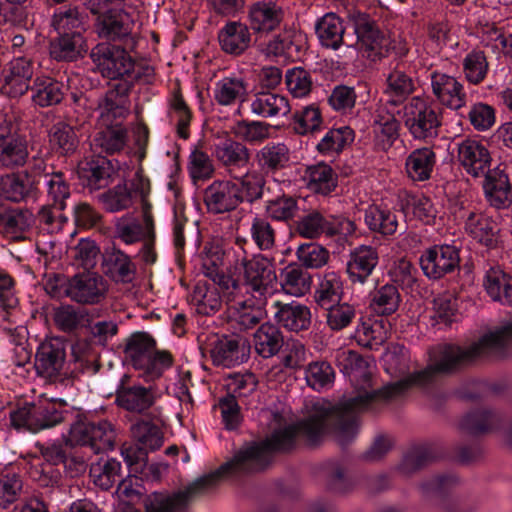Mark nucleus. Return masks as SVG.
<instances>
[{"mask_svg":"<svg viewBox=\"0 0 512 512\" xmlns=\"http://www.w3.org/2000/svg\"><path fill=\"white\" fill-rule=\"evenodd\" d=\"M418 372L389 383L373 393H361L338 404L325 400L314 403L303 420L275 430L265 440L243 446L231 461L195 480L186 492L176 495L173 507L183 508L192 498H198L213 489L224 477L263 471L271 463L274 453L290 452L296 447L299 437H303L307 443L313 445L318 443L324 435L332 434L339 445L342 447L348 445L358 433L357 414L367 409L375 399L389 400L402 395L413 386L430 384L412 381V376Z\"/></svg>","mask_w":512,"mask_h":512,"instance_id":"nucleus-1","label":"nucleus"},{"mask_svg":"<svg viewBox=\"0 0 512 512\" xmlns=\"http://www.w3.org/2000/svg\"><path fill=\"white\" fill-rule=\"evenodd\" d=\"M511 344L512 319L469 346L462 347L455 344L438 346L436 351L430 354L429 364L413 375L411 380L434 383L444 376L459 372L480 357L502 355L504 349Z\"/></svg>","mask_w":512,"mask_h":512,"instance_id":"nucleus-2","label":"nucleus"},{"mask_svg":"<svg viewBox=\"0 0 512 512\" xmlns=\"http://www.w3.org/2000/svg\"><path fill=\"white\" fill-rule=\"evenodd\" d=\"M99 72L112 80L103 100L99 102L102 119L125 118L129 111V93L134 81L141 77L135 71V62L128 52L116 45L101 43L90 54Z\"/></svg>","mask_w":512,"mask_h":512,"instance_id":"nucleus-3","label":"nucleus"},{"mask_svg":"<svg viewBox=\"0 0 512 512\" xmlns=\"http://www.w3.org/2000/svg\"><path fill=\"white\" fill-rule=\"evenodd\" d=\"M245 239H237L240 252L236 254V265L242 269V285L246 293L259 305H266L268 297L276 290L277 275L271 259L258 254L248 258L244 249Z\"/></svg>","mask_w":512,"mask_h":512,"instance_id":"nucleus-4","label":"nucleus"},{"mask_svg":"<svg viewBox=\"0 0 512 512\" xmlns=\"http://www.w3.org/2000/svg\"><path fill=\"white\" fill-rule=\"evenodd\" d=\"M124 353L126 360L146 381L158 379L173 363L171 353L156 350V341L146 332L132 334L126 341Z\"/></svg>","mask_w":512,"mask_h":512,"instance_id":"nucleus-5","label":"nucleus"},{"mask_svg":"<svg viewBox=\"0 0 512 512\" xmlns=\"http://www.w3.org/2000/svg\"><path fill=\"white\" fill-rule=\"evenodd\" d=\"M46 290L52 297H67L79 304L93 305L105 298L108 286L101 275L87 271L70 278L57 276L54 283L46 284Z\"/></svg>","mask_w":512,"mask_h":512,"instance_id":"nucleus-6","label":"nucleus"},{"mask_svg":"<svg viewBox=\"0 0 512 512\" xmlns=\"http://www.w3.org/2000/svg\"><path fill=\"white\" fill-rule=\"evenodd\" d=\"M402 119L411 136L418 140L437 137L441 126L439 113L419 96L404 105Z\"/></svg>","mask_w":512,"mask_h":512,"instance_id":"nucleus-7","label":"nucleus"},{"mask_svg":"<svg viewBox=\"0 0 512 512\" xmlns=\"http://www.w3.org/2000/svg\"><path fill=\"white\" fill-rule=\"evenodd\" d=\"M115 440L116 433L110 422L78 421L71 426L66 444L88 446L94 454H98L112 450Z\"/></svg>","mask_w":512,"mask_h":512,"instance_id":"nucleus-8","label":"nucleus"},{"mask_svg":"<svg viewBox=\"0 0 512 512\" xmlns=\"http://www.w3.org/2000/svg\"><path fill=\"white\" fill-rule=\"evenodd\" d=\"M64 420L63 411L57 404L43 401L27 404L11 413V423L16 428H25L31 432L53 427Z\"/></svg>","mask_w":512,"mask_h":512,"instance_id":"nucleus-9","label":"nucleus"},{"mask_svg":"<svg viewBox=\"0 0 512 512\" xmlns=\"http://www.w3.org/2000/svg\"><path fill=\"white\" fill-rule=\"evenodd\" d=\"M350 21L354 29L351 36L355 42L353 47L366 53L367 58L372 60L381 57L386 39L377 22L365 13L351 15Z\"/></svg>","mask_w":512,"mask_h":512,"instance_id":"nucleus-10","label":"nucleus"},{"mask_svg":"<svg viewBox=\"0 0 512 512\" xmlns=\"http://www.w3.org/2000/svg\"><path fill=\"white\" fill-rule=\"evenodd\" d=\"M419 262L425 276L439 280L459 268V251L452 245H434L422 253Z\"/></svg>","mask_w":512,"mask_h":512,"instance_id":"nucleus-11","label":"nucleus"},{"mask_svg":"<svg viewBox=\"0 0 512 512\" xmlns=\"http://www.w3.org/2000/svg\"><path fill=\"white\" fill-rule=\"evenodd\" d=\"M29 156L25 137L18 135L14 125L5 119L0 122V165L8 169L23 166Z\"/></svg>","mask_w":512,"mask_h":512,"instance_id":"nucleus-12","label":"nucleus"},{"mask_svg":"<svg viewBox=\"0 0 512 512\" xmlns=\"http://www.w3.org/2000/svg\"><path fill=\"white\" fill-rule=\"evenodd\" d=\"M66 360V345L60 338L42 342L36 352L35 369L38 375L54 380L60 376Z\"/></svg>","mask_w":512,"mask_h":512,"instance_id":"nucleus-13","label":"nucleus"},{"mask_svg":"<svg viewBox=\"0 0 512 512\" xmlns=\"http://www.w3.org/2000/svg\"><path fill=\"white\" fill-rule=\"evenodd\" d=\"M249 347L238 336L216 337L210 343L209 353L217 366L231 368L244 363L248 358Z\"/></svg>","mask_w":512,"mask_h":512,"instance_id":"nucleus-14","label":"nucleus"},{"mask_svg":"<svg viewBox=\"0 0 512 512\" xmlns=\"http://www.w3.org/2000/svg\"><path fill=\"white\" fill-rule=\"evenodd\" d=\"M204 204L208 212L222 214L235 210L241 198L231 180H215L204 190Z\"/></svg>","mask_w":512,"mask_h":512,"instance_id":"nucleus-15","label":"nucleus"},{"mask_svg":"<svg viewBox=\"0 0 512 512\" xmlns=\"http://www.w3.org/2000/svg\"><path fill=\"white\" fill-rule=\"evenodd\" d=\"M2 75V92L12 98L20 97L31 90L33 64L25 57L14 58L3 70Z\"/></svg>","mask_w":512,"mask_h":512,"instance_id":"nucleus-16","label":"nucleus"},{"mask_svg":"<svg viewBox=\"0 0 512 512\" xmlns=\"http://www.w3.org/2000/svg\"><path fill=\"white\" fill-rule=\"evenodd\" d=\"M128 379V375L123 376L116 390V403L126 411L142 414L155 404V390L151 386L126 385Z\"/></svg>","mask_w":512,"mask_h":512,"instance_id":"nucleus-17","label":"nucleus"},{"mask_svg":"<svg viewBox=\"0 0 512 512\" xmlns=\"http://www.w3.org/2000/svg\"><path fill=\"white\" fill-rule=\"evenodd\" d=\"M457 159L465 172L472 177H482L491 165V155L480 141L465 139L458 144Z\"/></svg>","mask_w":512,"mask_h":512,"instance_id":"nucleus-18","label":"nucleus"},{"mask_svg":"<svg viewBox=\"0 0 512 512\" xmlns=\"http://www.w3.org/2000/svg\"><path fill=\"white\" fill-rule=\"evenodd\" d=\"M142 222L136 218H121L115 224L116 237L125 244L143 242L155 232L152 205L146 204L141 210Z\"/></svg>","mask_w":512,"mask_h":512,"instance_id":"nucleus-19","label":"nucleus"},{"mask_svg":"<svg viewBox=\"0 0 512 512\" xmlns=\"http://www.w3.org/2000/svg\"><path fill=\"white\" fill-rule=\"evenodd\" d=\"M214 155L228 176L247 170L251 153L245 144L228 138L215 145Z\"/></svg>","mask_w":512,"mask_h":512,"instance_id":"nucleus-20","label":"nucleus"},{"mask_svg":"<svg viewBox=\"0 0 512 512\" xmlns=\"http://www.w3.org/2000/svg\"><path fill=\"white\" fill-rule=\"evenodd\" d=\"M483 190L492 207L504 209L512 204V187L508 174L500 166L488 169L483 175Z\"/></svg>","mask_w":512,"mask_h":512,"instance_id":"nucleus-21","label":"nucleus"},{"mask_svg":"<svg viewBox=\"0 0 512 512\" xmlns=\"http://www.w3.org/2000/svg\"><path fill=\"white\" fill-rule=\"evenodd\" d=\"M430 80L432 93L442 105L454 110L465 105L466 94L463 85L455 77L434 71Z\"/></svg>","mask_w":512,"mask_h":512,"instance_id":"nucleus-22","label":"nucleus"},{"mask_svg":"<svg viewBox=\"0 0 512 512\" xmlns=\"http://www.w3.org/2000/svg\"><path fill=\"white\" fill-rule=\"evenodd\" d=\"M115 173L112 161L103 156H95L81 163L78 175L83 185L90 190H99L107 187Z\"/></svg>","mask_w":512,"mask_h":512,"instance_id":"nucleus-23","label":"nucleus"},{"mask_svg":"<svg viewBox=\"0 0 512 512\" xmlns=\"http://www.w3.org/2000/svg\"><path fill=\"white\" fill-rule=\"evenodd\" d=\"M99 119L106 127L97 132L93 139L92 146L95 151L108 155L120 153L128 141L127 129L118 122L121 118H113L105 122L100 115Z\"/></svg>","mask_w":512,"mask_h":512,"instance_id":"nucleus-24","label":"nucleus"},{"mask_svg":"<svg viewBox=\"0 0 512 512\" xmlns=\"http://www.w3.org/2000/svg\"><path fill=\"white\" fill-rule=\"evenodd\" d=\"M315 30L320 43L326 48L337 50L341 45L354 46L353 37L345 34L344 22L335 13H327L321 17Z\"/></svg>","mask_w":512,"mask_h":512,"instance_id":"nucleus-25","label":"nucleus"},{"mask_svg":"<svg viewBox=\"0 0 512 512\" xmlns=\"http://www.w3.org/2000/svg\"><path fill=\"white\" fill-rule=\"evenodd\" d=\"M69 367L74 377L84 373L94 375L99 371L100 354L95 350L92 340L78 339L72 345Z\"/></svg>","mask_w":512,"mask_h":512,"instance_id":"nucleus-26","label":"nucleus"},{"mask_svg":"<svg viewBox=\"0 0 512 512\" xmlns=\"http://www.w3.org/2000/svg\"><path fill=\"white\" fill-rule=\"evenodd\" d=\"M132 28L133 20L127 12L122 10H110L98 18V35L107 40H128Z\"/></svg>","mask_w":512,"mask_h":512,"instance_id":"nucleus-27","label":"nucleus"},{"mask_svg":"<svg viewBox=\"0 0 512 512\" xmlns=\"http://www.w3.org/2000/svg\"><path fill=\"white\" fill-rule=\"evenodd\" d=\"M377 249L361 245L350 252L347 273L353 283L363 284L378 264Z\"/></svg>","mask_w":512,"mask_h":512,"instance_id":"nucleus-28","label":"nucleus"},{"mask_svg":"<svg viewBox=\"0 0 512 512\" xmlns=\"http://www.w3.org/2000/svg\"><path fill=\"white\" fill-rule=\"evenodd\" d=\"M502 423V417L488 408H478L468 412L459 421V429L472 436H480L497 430Z\"/></svg>","mask_w":512,"mask_h":512,"instance_id":"nucleus-29","label":"nucleus"},{"mask_svg":"<svg viewBox=\"0 0 512 512\" xmlns=\"http://www.w3.org/2000/svg\"><path fill=\"white\" fill-rule=\"evenodd\" d=\"M218 41L225 53L239 56L249 48L251 33L246 24L239 21H229L220 29Z\"/></svg>","mask_w":512,"mask_h":512,"instance_id":"nucleus-30","label":"nucleus"},{"mask_svg":"<svg viewBox=\"0 0 512 512\" xmlns=\"http://www.w3.org/2000/svg\"><path fill=\"white\" fill-rule=\"evenodd\" d=\"M275 319L278 324L289 331L299 332L307 330L311 324L310 309L295 302L283 304L276 302Z\"/></svg>","mask_w":512,"mask_h":512,"instance_id":"nucleus-31","label":"nucleus"},{"mask_svg":"<svg viewBox=\"0 0 512 512\" xmlns=\"http://www.w3.org/2000/svg\"><path fill=\"white\" fill-rule=\"evenodd\" d=\"M31 100L41 108L58 105L65 96V85L50 77H37L31 85Z\"/></svg>","mask_w":512,"mask_h":512,"instance_id":"nucleus-32","label":"nucleus"},{"mask_svg":"<svg viewBox=\"0 0 512 512\" xmlns=\"http://www.w3.org/2000/svg\"><path fill=\"white\" fill-rule=\"evenodd\" d=\"M248 95L247 81L237 75L226 76L215 83L214 100L222 106H230L245 101Z\"/></svg>","mask_w":512,"mask_h":512,"instance_id":"nucleus-33","label":"nucleus"},{"mask_svg":"<svg viewBox=\"0 0 512 512\" xmlns=\"http://www.w3.org/2000/svg\"><path fill=\"white\" fill-rule=\"evenodd\" d=\"M82 33L59 34L50 42V55L57 61H74L86 51Z\"/></svg>","mask_w":512,"mask_h":512,"instance_id":"nucleus-34","label":"nucleus"},{"mask_svg":"<svg viewBox=\"0 0 512 512\" xmlns=\"http://www.w3.org/2000/svg\"><path fill=\"white\" fill-rule=\"evenodd\" d=\"M232 183L238 189V196L241 198V203L247 201L253 203L264 196L265 193V177L257 172L243 170L237 175L229 176Z\"/></svg>","mask_w":512,"mask_h":512,"instance_id":"nucleus-35","label":"nucleus"},{"mask_svg":"<svg viewBox=\"0 0 512 512\" xmlns=\"http://www.w3.org/2000/svg\"><path fill=\"white\" fill-rule=\"evenodd\" d=\"M283 18V10L275 4L258 2L249 10L251 29L255 32H271L276 29Z\"/></svg>","mask_w":512,"mask_h":512,"instance_id":"nucleus-36","label":"nucleus"},{"mask_svg":"<svg viewBox=\"0 0 512 512\" xmlns=\"http://www.w3.org/2000/svg\"><path fill=\"white\" fill-rule=\"evenodd\" d=\"M466 232L479 243L494 247L499 231L497 223L482 213L471 212L465 222Z\"/></svg>","mask_w":512,"mask_h":512,"instance_id":"nucleus-37","label":"nucleus"},{"mask_svg":"<svg viewBox=\"0 0 512 512\" xmlns=\"http://www.w3.org/2000/svg\"><path fill=\"white\" fill-rule=\"evenodd\" d=\"M158 418L144 416L131 426V434L139 445L147 450L159 449L163 444V432Z\"/></svg>","mask_w":512,"mask_h":512,"instance_id":"nucleus-38","label":"nucleus"},{"mask_svg":"<svg viewBox=\"0 0 512 512\" xmlns=\"http://www.w3.org/2000/svg\"><path fill=\"white\" fill-rule=\"evenodd\" d=\"M250 106L254 114L264 118L285 116L290 111L289 102L283 95L269 91L257 92Z\"/></svg>","mask_w":512,"mask_h":512,"instance_id":"nucleus-39","label":"nucleus"},{"mask_svg":"<svg viewBox=\"0 0 512 512\" xmlns=\"http://www.w3.org/2000/svg\"><path fill=\"white\" fill-rule=\"evenodd\" d=\"M387 87L384 94L388 97L387 104L398 106L415 91V83L410 75L396 67L386 79Z\"/></svg>","mask_w":512,"mask_h":512,"instance_id":"nucleus-40","label":"nucleus"},{"mask_svg":"<svg viewBox=\"0 0 512 512\" xmlns=\"http://www.w3.org/2000/svg\"><path fill=\"white\" fill-rule=\"evenodd\" d=\"M365 223L371 231L383 236L394 235L399 228H405L398 222L395 212L376 205H372L366 210Z\"/></svg>","mask_w":512,"mask_h":512,"instance_id":"nucleus-41","label":"nucleus"},{"mask_svg":"<svg viewBox=\"0 0 512 512\" xmlns=\"http://www.w3.org/2000/svg\"><path fill=\"white\" fill-rule=\"evenodd\" d=\"M284 344V337L279 328L271 323L262 324L254 334L256 352L263 358L276 355Z\"/></svg>","mask_w":512,"mask_h":512,"instance_id":"nucleus-42","label":"nucleus"},{"mask_svg":"<svg viewBox=\"0 0 512 512\" xmlns=\"http://www.w3.org/2000/svg\"><path fill=\"white\" fill-rule=\"evenodd\" d=\"M436 155L430 148L414 150L406 159V172L413 181H425L431 176Z\"/></svg>","mask_w":512,"mask_h":512,"instance_id":"nucleus-43","label":"nucleus"},{"mask_svg":"<svg viewBox=\"0 0 512 512\" xmlns=\"http://www.w3.org/2000/svg\"><path fill=\"white\" fill-rule=\"evenodd\" d=\"M304 39L305 37L300 31L285 29L267 44V54L297 56L303 49Z\"/></svg>","mask_w":512,"mask_h":512,"instance_id":"nucleus-44","label":"nucleus"},{"mask_svg":"<svg viewBox=\"0 0 512 512\" xmlns=\"http://www.w3.org/2000/svg\"><path fill=\"white\" fill-rule=\"evenodd\" d=\"M484 286L493 300L512 305L510 277L499 267H492L487 271Z\"/></svg>","mask_w":512,"mask_h":512,"instance_id":"nucleus-45","label":"nucleus"},{"mask_svg":"<svg viewBox=\"0 0 512 512\" xmlns=\"http://www.w3.org/2000/svg\"><path fill=\"white\" fill-rule=\"evenodd\" d=\"M105 267V273L116 282L129 283L136 273V267L130 257L117 249L106 255Z\"/></svg>","mask_w":512,"mask_h":512,"instance_id":"nucleus-46","label":"nucleus"},{"mask_svg":"<svg viewBox=\"0 0 512 512\" xmlns=\"http://www.w3.org/2000/svg\"><path fill=\"white\" fill-rule=\"evenodd\" d=\"M307 186L311 191L328 195L337 187V175L324 163L308 167L306 170Z\"/></svg>","mask_w":512,"mask_h":512,"instance_id":"nucleus-47","label":"nucleus"},{"mask_svg":"<svg viewBox=\"0 0 512 512\" xmlns=\"http://www.w3.org/2000/svg\"><path fill=\"white\" fill-rule=\"evenodd\" d=\"M35 192L33 182L26 180L22 173L7 174L0 178V196L7 200L20 202Z\"/></svg>","mask_w":512,"mask_h":512,"instance_id":"nucleus-48","label":"nucleus"},{"mask_svg":"<svg viewBox=\"0 0 512 512\" xmlns=\"http://www.w3.org/2000/svg\"><path fill=\"white\" fill-rule=\"evenodd\" d=\"M281 287L286 294L303 296L311 287V277L297 265H288L281 273Z\"/></svg>","mask_w":512,"mask_h":512,"instance_id":"nucleus-49","label":"nucleus"},{"mask_svg":"<svg viewBox=\"0 0 512 512\" xmlns=\"http://www.w3.org/2000/svg\"><path fill=\"white\" fill-rule=\"evenodd\" d=\"M53 320L56 327L65 333L75 332L90 322L85 310L72 305H63L55 309Z\"/></svg>","mask_w":512,"mask_h":512,"instance_id":"nucleus-50","label":"nucleus"},{"mask_svg":"<svg viewBox=\"0 0 512 512\" xmlns=\"http://www.w3.org/2000/svg\"><path fill=\"white\" fill-rule=\"evenodd\" d=\"M52 147L62 156L74 154L78 147V137L72 126L65 122L54 124L49 133Z\"/></svg>","mask_w":512,"mask_h":512,"instance_id":"nucleus-51","label":"nucleus"},{"mask_svg":"<svg viewBox=\"0 0 512 512\" xmlns=\"http://www.w3.org/2000/svg\"><path fill=\"white\" fill-rule=\"evenodd\" d=\"M259 167L265 172L283 169L289 162V149L283 143L264 146L256 155Z\"/></svg>","mask_w":512,"mask_h":512,"instance_id":"nucleus-52","label":"nucleus"},{"mask_svg":"<svg viewBox=\"0 0 512 512\" xmlns=\"http://www.w3.org/2000/svg\"><path fill=\"white\" fill-rule=\"evenodd\" d=\"M34 222V216L27 209H13L0 215V232L11 238H18Z\"/></svg>","mask_w":512,"mask_h":512,"instance_id":"nucleus-53","label":"nucleus"},{"mask_svg":"<svg viewBox=\"0 0 512 512\" xmlns=\"http://www.w3.org/2000/svg\"><path fill=\"white\" fill-rule=\"evenodd\" d=\"M343 294V284L339 274L326 272L316 292L315 300L319 306L326 308L339 303Z\"/></svg>","mask_w":512,"mask_h":512,"instance_id":"nucleus-54","label":"nucleus"},{"mask_svg":"<svg viewBox=\"0 0 512 512\" xmlns=\"http://www.w3.org/2000/svg\"><path fill=\"white\" fill-rule=\"evenodd\" d=\"M265 211L274 220L288 222L298 216L300 208L297 198L282 194L267 200Z\"/></svg>","mask_w":512,"mask_h":512,"instance_id":"nucleus-55","label":"nucleus"},{"mask_svg":"<svg viewBox=\"0 0 512 512\" xmlns=\"http://www.w3.org/2000/svg\"><path fill=\"white\" fill-rule=\"evenodd\" d=\"M104 209L110 213H117L128 210L134 204L131 191L128 190L127 183L118 184L108 189L98 196Z\"/></svg>","mask_w":512,"mask_h":512,"instance_id":"nucleus-56","label":"nucleus"},{"mask_svg":"<svg viewBox=\"0 0 512 512\" xmlns=\"http://www.w3.org/2000/svg\"><path fill=\"white\" fill-rule=\"evenodd\" d=\"M399 303L400 294L397 287L386 284L374 292L370 306L378 314L391 315L398 309Z\"/></svg>","mask_w":512,"mask_h":512,"instance_id":"nucleus-57","label":"nucleus"},{"mask_svg":"<svg viewBox=\"0 0 512 512\" xmlns=\"http://www.w3.org/2000/svg\"><path fill=\"white\" fill-rule=\"evenodd\" d=\"M354 139V132L345 126L329 130L322 140L317 144V150L325 155L341 152L346 145Z\"/></svg>","mask_w":512,"mask_h":512,"instance_id":"nucleus-58","label":"nucleus"},{"mask_svg":"<svg viewBox=\"0 0 512 512\" xmlns=\"http://www.w3.org/2000/svg\"><path fill=\"white\" fill-rule=\"evenodd\" d=\"M84 17L80 14L77 7L61 9L54 13L51 26L58 34H68L71 32L82 33L84 30Z\"/></svg>","mask_w":512,"mask_h":512,"instance_id":"nucleus-59","label":"nucleus"},{"mask_svg":"<svg viewBox=\"0 0 512 512\" xmlns=\"http://www.w3.org/2000/svg\"><path fill=\"white\" fill-rule=\"evenodd\" d=\"M193 301L199 314L211 315L220 310L222 300L216 288H209L198 283L193 290Z\"/></svg>","mask_w":512,"mask_h":512,"instance_id":"nucleus-60","label":"nucleus"},{"mask_svg":"<svg viewBox=\"0 0 512 512\" xmlns=\"http://www.w3.org/2000/svg\"><path fill=\"white\" fill-rule=\"evenodd\" d=\"M305 379L314 390H321L333 384L335 372L327 361H315L306 368Z\"/></svg>","mask_w":512,"mask_h":512,"instance_id":"nucleus-61","label":"nucleus"},{"mask_svg":"<svg viewBox=\"0 0 512 512\" xmlns=\"http://www.w3.org/2000/svg\"><path fill=\"white\" fill-rule=\"evenodd\" d=\"M46 187L48 198L52 201L53 206L59 210H65L66 201L70 198V185L66 180L63 172L57 171L55 174L43 183Z\"/></svg>","mask_w":512,"mask_h":512,"instance_id":"nucleus-62","label":"nucleus"},{"mask_svg":"<svg viewBox=\"0 0 512 512\" xmlns=\"http://www.w3.org/2000/svg\"><path fill=\"white\" fill-rule=\"evenodd\" d=\"M434 458L431 449L416 447L404 456L397 470L401 475L409 477L433 462Z\"/></svg>","mask_w":512,"mask_h":512,"instance_id":"nucleus-63","label":"nucleus"},{"mask_svg":"<svg viewBox=\"0 0 512 512\" xmlns=\"http://www.w3.org/2000/svg\"><path fill=\"white\" fill-rule=\"evenodd\" d=\"M250 236L261 251L272 250L276 244V231L265 218H253L250 226Z\"/></svg>","mask_w":512,"mask_h":512,"instance_id":"nucleus-64","label":"nucleus"}]
</instances>
